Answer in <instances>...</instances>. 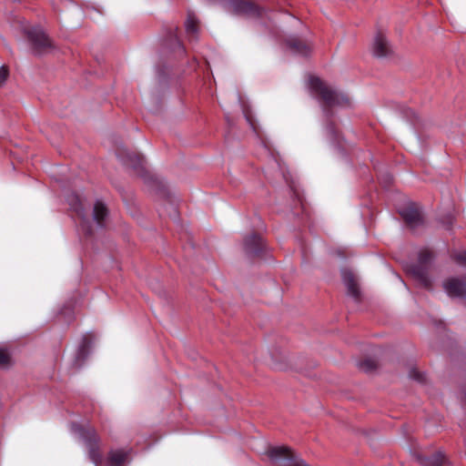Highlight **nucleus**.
I'll use <instances>...</instances> for the list:
<instances>
[{"mask_svg":"<svg viewBox=\"0 0 466 466\" xmlns=\"http://www.w3.org/2000/svg\"><path fill=\"white\" fill-rule=\"evenodd\" d=\"M372 51L373 55L377 57H386L391 53L389 42L381 33L376 35Z\"/></svg>","mask_w":466,"mask_h":466,"instance_id":"14","label":"nucleus"},{"mask_svg":"<svg viewBox=\"0 0 466 466\" xmlns=\"http://www.w3.org/2000/svg\"><path fill=\"white\" fill-rule=\"evenodd\" d=\"M413 456L421 466H442L445 460L441 451H437L431 456H425L420 452H415Z\"/></svg>","mask_w":466,"mask_h":466,"instance_id":"16","label":"nucleus"},{"mask_svg":"<svg viewBox=\"0 0 466 466\" xmlns=\"http://www.w3.org/2000/svg\"><path fill=\"white\" fill-rule=\"evenodd\" d=\"M66 201L70 206V208L76 212V215L79 219L78 226L80 227L82 232L86 237H90L93 233L92 225L88 220L87 215L85 211L83 203L79 196L76 193H70L66 197Z\"/></svg>","mask_w":466,"mask_h":466,"instance_id":"7","label":"nucleus"},{"mask_svg":"<svg viewBox=\"0 0 466 466\" xmlns=\"http://www.w3.org/2000/svg\"><path fill=\"white\" fill-rule=\"evenodd\" d=\"M23 32L35 56H41L54 47L51 39L40 26L25 27Z\"/></svg>","mask_w":466,"mask_h":466,"instance_id":"5","label":"nucleus"},{"mask_svg":"<svg viewBox=\"0 0 466 466\" xmlns=\"http://www.w3.org/2000/svg\"><path fill=\"white\" fill-rule=\"evenodd\" d=\"M310 91L321 103L322 112L325 117L324 130L328 140L331 145L342 149L341 137L332 120L333 106H345L350 105L349 97L336 89L328 86L318 76H310L309 80Z\"/></svg>","mask_w":466,"mask_h":466,"instance_id":"1","label":"nucleus"},{"mask_svg":"<svg viewBox=\"0 0 466 466\" xmlns=\"http://www.w3.org/2000/svg\"><path fill=\"white\" fill-rule=\"evenodd\" d=\"M127 453L121 450L110 451L108 461L110 466H121L127 460Z\"/></svg>","mask_w":466,"mask_h":466,"instance_id":"20","label":"nucleus"},{"mask_svg":"<svg viewBox=\"0 0 466 466\" xmlns=\"http://www.w3.org/2000/svg\"><path fill=\"white\" fill-rule=\"evenodd\" d=\"M357 367L363 372L371 373L377 370L378 363L374 359L366 358L358 361Z\"/></svg>","mask_w":466,"mask_h":466,"instance_id":"21","label":"nucleus"},{"mask_svg":"<svg viewBox=\"0 0 466 466\" xmlns=\"http://www.w3.org/2000/svg\"><path fill=\"white\" fill-rule=\"evenodd\" d=\"M243 249L247 257L257 258L264 253L266 244L258 234L251 233L244 238Z\"/></svg>","mask_w":466,"mask_h":466,"instance_id":"9","label":"nucleus"},{"mask_svg":"<svg viewBox=\"0 0 466 466\" xmlns=\"http://www.w3.org/2000/svg\"><path fill=\"white\" fill-rule=\"evenodd\" d=\"M116 155L123 165L132 168L137 175L145 177V159L142 155L129 151L123 145L116 148Z\"/></svg>","mask_w":466,"mask_h":466,"instance_id":"6","label":"nucleus"},{"mask_svg":"<svg viewBox=\"0 0 466 466\" xmlns=\"http://www.w3.org/2000/svg\"><path fill=\"white\" fill-rule=\"evenodd\" d=\"M107 208L104 203L97 200L94 205L93 219L96 222L97 226L104 227V220L107 217Z\"/></svg>","mask_w":466,"mask_h":466,"instance_id":"18","label":"nucleus"},{"mask_svg":"<svg viewBox=\"0 0 466 466\" xmlns=\"http://www.w3.org/2000/svg\"><path fill=\"white\" fill-rule=\"evenodd\" d=\"M341 277L343 284L347 288V294L355 301H360V289L353 272L347 268L342 269Z\"/></svg>","mask_w":466,"mask_h":466,"instance_id":"11","label":"nucleus"},{"mask_svg":"<svg viewBox=\"0 0 466 466\" xmlns=\"http://www.w3.org/2000/svg\"><path fill=\"white\" fill-rule=\"evenodd\" d=\"M288 47L296 55L308 56L310 54V46L296 36H290L286 40Z\"/></svg>","mask_w":466,"mask_h":466,"instance_id":"15","label":"nucleus"},{"mask_svg":"<svg viewBox=\"0 0 466 466\" xmlns=\"http://www.w3.org/2000/svg\"><path fill=\"white\" fill-rule=\"evenodd\" d=\"M71 431L77 434L85 443L91 461L95 463L96 466H99L102 462V453L100 451V437L96 429L90 425H81L76 422H72Z\"/></svg>","mask_w":466,"mask_h":466,"instance_id":"2","label":"nucleus"},{"mask_svg":"<svg viewBox=\"0 0 466 466\" xmlns=\"http://www.w3.org/2000/svg\"><path fill=\"white\" fill-rule=\"evenodd\" d=\"M90 347L91 341L86 337H84L76 350V356L73 361V366L76 369H80L83 366L86 360L90 354Z\"/></svg>","mask_w":466,"mask_h":466,"instance_id":"13","label":"nucleus"},{"mask_svg":"<svg viewBox=\"0 0 466 466\" xmlns=\"http://www.w3.org/2000/svg\"><path fill=\"white\" fill-rule=\"evenodd\" d=\"M267 455L279 466H310L287 446L269 447Z\"/></svg>","mask_w":466,"mask_h":466,"instance_id":"4","label":"nucleus"},{"mask_svg":"<svg viewBox=\"0 0 466 466\" xmlns=\"http://www.w3.org/2000/svg\"><path fill=\"white\" fill-rule=\"evenodd\" d=\"M409 376L410 379L417 380L420 383L426 382L425 374L419 371L417 369H414V368L410 369V370L409 372Z\"/></svg>","mask_w":466,"mask_h":466,"instance_id":"22","label":"nucleus"},{"mask_svg":"<svg viewBox=\"0 0 466 466\" xmlns=\"http://www.w3.org/2000/svg\"><path fill=\"white\" fill-rule=\"evenodd\" d=\"M454 259L460 264H466V250L457 253L454 256Z\"/></svg>","mask_w":466,"mask_h":466,"instance_id":"25","label":"nucleus"},{"mask_svg":"<svg viewBox=\"0 0 466 466\" xmlns=\"http://www.w3.org/2000/svg\"><path fill=\"white\" fill-rule=\"evenodd\" d=\"M443 288L451 298H466V282L458 278L444 281Z\"/></svg>","mask_w":466,"mask_h":466,"instance_id":"12","label":"nucleus"},{"mask_svg":"<svg viewBox=\"0 0 466 466\" xmlns=\"http://www.w3.org/2000/svg\"><path fill=\"white\" fill-rule=\"evenodd\" d=\"M186 32L190 41L198 40V21L194 15H188L187 19L185 23Z\"/></svg>","mask_w":466,"mask_h":466,"instance_id":"19","label":"nucleus"},{"mask_svg":"<svg viewBox=\"0 0 466 466\" xmlns=\"http://www.w3.org/2000/svg\"><path fill=\"white\" fill-rule=\"evenodd\" d=\"M10 362L9 354L3 349H0V367L7 366Z\"/></svg>","mask_w":466,"mask_h":466,"instance_id":"23","label":"nucleus"},{"mask_svg":"<svg viewBox=\"0 0 466 466\" xmlns=\"http://www.w3.org/2000/svg\"><path fill=\"white\" fill-rule=\"evenodd\" d=\"M177 26H170L166 41L168 45L173 46L174 52H177L178 56H182L185 54V47L177 36Z\"/></svg>","mask_w":466,"mask_h":466,"instance_id":"17","label":"nucleus"},{"mask_svg":"<svg viewBox=\"0 0 466 466\" xmlns=\"http://www.w3.org/2000/svg\"><path fill=\"white\" fill-rule=\"evenodd\" d=\"M400 214L411 229H416L424 225V218L420 210L413 204L401 208Z\"/></svg>","mask_w":466,"mask_h":466,"instance_id":"10","label":"nucleus"},{"mask_svg":"<svg viewBox=\"0 0 466 466\" xmlns=\"http://www.w3.org/2000/svg\"><path fill=\"white\" fill-rule=\"evenodd\" d=\"M9 76V70L6 66H0V85L5 83L7 77Z\"/></svg>","mask_w":466,"mask_h":466,"instance_id":"24","label":"nucleus"},{"mask_svg":"<svg viewBox=\"0 0 466 466\" xmlns=\"http://www.w3.org/2000/svg\"><path fill=\"white\" fill-rule=\"evenodd\" d=\"M432 259L433 253L428 249H423L419 253L418 261L407 267V272L426 289H431V287L429 271Z\"/></svg>","mask_w":466,"mask_h":466,"instance_id":"3","label":"nucleus"},{"mask_svg":"<svg viewBox=\"0 0 466 466\" xmlns=\"http://www.w3.org/2000/svg\"><path fill=\"white\" fill-rule=\"evenodd\" d=\"M228 12L237 15L256 16L261 15L258 5L248 0H230L227 5Z\"/></svg>","mask_w":466,"mask_h":466,"instance_id":"8","label":"nucleus"}]
</instances>
